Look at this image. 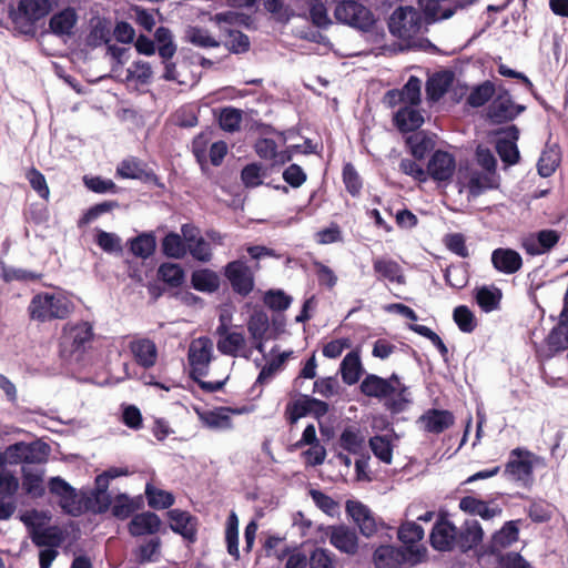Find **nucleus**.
I'll return each instance as SVG.
<instances>
[{"instance_id":"nucleus-1","label":"nucleus","mask_w":568,"mask_h":568,"mask_svg":"<svg viewBox=\"0 0 568 568\" xmlns=\"http://www.w3.org/2000/svg\"><path fill=\"white\" fill-rule=\"evenodd\" d=\"M359 392L368 398L383 402L384 407L393 414L403 412L409 402L407 399L408 387L396 373L387 378L376 374H366L359 384Z\"/></svg>"},{"instance_id":"nucleus-2","label":"nucleus","mask_w":568,"mask_h":568,"mask_svg":"<svg viewBox=\"0 0 568 568\" xmlns=\"http://www.w3.org/2000/svg\"><path fill=\"white\" fill-rule=\"evenodd\" d=\"M95 243L105 253H114L123 257L128 276L136 282L142 281V233L130 239L126 242V248H123L119 235L99 230L95 235Z\"/></svg>"},{"instance_id":"nucleus-3","label":"nucleus","mask_w":568,"mask_h":568,"mask_svg":"<svg viewBox=\"0 0 568 568\" xmlns=\"http://www.w3.org/2000/svg\"><path fill=\"white\" fill-rule=\"evenodd\" d=\"M94 339L93 326L89 322L68 323L60 336V356L68 363H81Z\"/></svg>"},{"instance_id":"nucleus-4","label":"nucleus","mask_w":568,"mask_h":568,"mask_svg":"<svg viewBox=\"0 0 568 568\" xmlns=\"http://www.w3.org/2000/svg\"><path fill=\"white\" fill-rule=\"evenodd\" d=\"M52 9V0H19L17 8L12 6L9 8L8 16L18 33L34 37L37 23Z\"/></svg>"},{"instance_id":"nucleus-5","label":"nucleus","mask_w":568,"mask_h":568,"mask_svg":"<svg viewBox=\"0 0 568 568\" xmlns=\"http://www.w3.org/2000/svg\"><path fill=\"white\" fill-rule=\"evenodd\" d=\"M73 308V303L63 294L43 292L32 297L28 311L32 320L44 323L64 320Z\"/></svg>"},{"instance_id":"nucleus-6","label":"nucleus","mask_w":568,"mask_h":568,"mask_svg":"<svg viewBox=\"0 0 568 568\" xmlns=\"http://www.w3.org/2000/svg\"><path fill=\"white\" fill-rule=\"evenodd\" d=\"M525 111L526 105L516 103L509 90L500 83L498 84V91L486 109V119L491 124H506L513 122Z\"/></svg>"},{"instance_id":"nucleus-7","label":"nucleus","mask_w":568,"mask_h":568,"mask_svg":"<svg viewBox=\"0 0 568 568\" xmlns=\"http://www.w3.org/2000/svg\"><path fill=\"white\" fill-rule=\"evenodd\" d=\"M213 359V343L211 338L201 336L191 342L187 351L190 377H204L209 374Z\"/></svg>"},{"instance_id":"nucleus-8","label":"nucleus","mask_w":568,"mask_h":568,"mask_svg":"<svg viewBox=\"0 0 568 568\" xmlns=\"http://www.w3.org/2000/svg\"><path fill=\"white\" fill-rule=\"evenodd\" d=\"M223 275L235 294L246 297L253 292L255 286L254 274L244 261L229 262L223 268Z\"/></svg>"},{"instance_id":"nucleus-9","label":"nucleus","mask_w":568,"mask_h":568,"mask_svg":"<svg viewBox=\"0 0 568 568\" xmlns=\"http://www.w3.org/2000/svg\"><path fill=\"white\" fill-rule=\"evenodd\" d=\"M532 453L525 448L517 447L509 453L508 462L505 465L504 475L515 481L527 485L532 480L534 464Z\"/></svg>"},{"instance_id":"nucleus-10","label":"nucleus","mask_w":568,"mask_h":568,"mask_svg":"<svg viewBox=\"0 0 568 568\" xmlns=\"http://www.w3.org/2000/svg\"><path fill=\"white\" fill-rule=\"evenodd\" d=\"M456 170L455 156L443 150H436L427 163V179L430 178L435 182L452 181Z\"/></svg>"},{"instance_id":"nucleus-11","label":"nucleus","mask_w":568,"mask_h":568,"mask_svg":"<svg viewBox=\"0 0 568 568\" xmlns=\"http://www.w3.org/2000/svg\"><path fill=\"white\" fill-rule=\"evenodd\" d=\"M560 232L552 229L540 230L529 234L521 241V247L530 256L550 252L560 241Z\"/></svg>"},{"instance_id":"nucleus-12","label":"nucleus","mask_w":568,"mask_h":568,"mask_svg":"<svg viewBox=\"0 0 568 568\" xmlns=\"http://www.w3.org/2000/svg\"><path fill=\"white\" fill-rule=\"evenodd\" d=\"M457 527L447 518L440 515L433 526L429 540L434 549L439 551H450L456 548Z\"/></svg>"},{"instance_id":"nucleus-13","label":"nucleus","mask_w":568,"mask_h":568,"mask_svg":"<svg viewBox=\"0 0 568 568\" xmlns=\"http://www.w3.org/2000/svg\"><path fill=\"white\" fill-rule=\"evenodd\" d=\"M248 412L246 407L233 408L227 406L216 407L211 410H196L202 424L210 429H232L233 422L230 414L240 415Z\"/></svg>"},{"instance_id":"nucleus-14","label":"nucleus","mask_w":568,"mask_h":568,"mask_svg":"<svg viewBox=\"0 0 568 568\" xmlns=\"http://www.w3.org/2000/svg\"><path fill=\"white\" fill-rule=\"evenodd\" d=\"M329 544L338 551L354 556L358 551V537L354 528L334 525L327 528Z\"/></svg>"},{"instance_id":"nucleus-15","label":"nucleus","mask_w":568,"mask_h":568,"mask_svg":"<svg viewBox=\"0 0 568 568\" xmlns=\"http://www.w3.org/2000/svg\"><path fill=\"white\" fill-rule=\"evenodd\" d=\"M170 520V529L182 536L189 542L196 540L199 520L186 510L179 508L170 509L166 513Z\"/></svg>"},{"instance_id":"nucleus-16","label":"nucleus","mask_w":568,"mask_h":568,"mask_svg":"<svg viewBox=\"0 0 568 568\" xmlns=\"http://www.w3.org/2000/svg\"><path fill=\"white\" fill-rule=\"evenodd\" d=\"M476 0H419L426 17L438 20L449 19L458 8L473 4Z\"/></svg>"},{"instance_id":"nucleus-17","label":"nucleus","mask_w":568,"mask_h":568,"mask_svg":"<svg viewBox=\"0 0 568 568\" xmlns=\"http://www.w3.org/2000/svg\"><path fill=\"white\" fill-rule=\"evenodd\" d=\"M418 424L426 433L442 434L455 423V416L450 410L429 408L419 416Z\"/></svg>"},{"instance_id":"nucleus-18","label":"nucleus","mask_w":568,"mask_h":568,"mask_svg":"<svg viewBox=\"0 0 568 568\" xmlns=\"http://www.w3.org/2000/svg\"><path fill=\"white\" fill-rule=\"evenodd\" d=\"M346 511L358 526L365 537H371L377 531V521L367 506L361 501L348 500Z\"/></svg>"},{"instance_id":"nucleus-19","label":"nucleus","mask_w":568,"mask_h":568,"mask_svg":"<svg viewBox=\"0 0 568 568\" xmlns=\"http://www.w3.org/2000/svg\"><path fill=\"white\" fill-rule=\"evenodd\" d=\"M78 13L74 8L67 7L53 13L49 20V32L55 37H70L78 23Z\"/></svg>"},{"instance_id":"nucleus-20","label":"nucleus","mask_w":568,"mask_h":568,"mask_svg":"<svg viewBox=\"0 0 568 568\" xmlns=\"http://www.w3.org/2000/svg\"><path fill=\"white\" fill-rule=\"evenodd\" d=\"M491 264L498 272L510 275L523 267V257L513 248L498 247L491 253Z\"/></svg>"},{"instance_id":"nucleus-21","label":"nucleus","mask_w":568,"mask_h":568,"mask_svg":"<svg viewBox=\"0 0 568 568\" xmlns=\"http://www.w3.org/2000/svg\"><path fill=\"white\" fill-rule=\"evenodd\" d=\"M484 531L477 520H466L460 529H456V548L467 552L483 540Z\"/></svg>"},{"instance_id":"nucleus-22","label":"nucleus","mask_w":568,"mask_h":568,"mask_svg":"<svg viewBox=\"0 0 568 568\" xmlns=\"http://www.w3.org/2000/svg\"><path fill=\"white\" fill-rule=\"evenodd\" d=\"M454 82V73L450 70L435 72L426 81V97L430 102H438L449 90Z\"/></svg>"},{"instance_id":"nucleus-23","label":"nucleus","mask_w":568,"mask_h":568,"mask_svg":"<svg viewBox=\"0 0 568 568\" xmlns=\"http://www.w3.org/2000/svg\"><path fill=\"white\" fill-rule=\"evenodd\" d=\"M373 271L378 281H389L396 284H405V275L402 266L393 258L377 257L373 260Z\"/></svg>"},{"instance_id":"nucleus-24","label":"nucleus","mask_w":568,"mask_h":568,"mask_svg":"<svg viewBox=\"0 0 568 568\" xmlns=\"http://www.w3.org/2000/svg\"><path fill=\"white\" fill-rule=\"evenodd\" d=\"M376 568H399L406 561V552L398 547L382 545L373 556Z\"/></svg>"},{"instance_id":"nucleus-25","label":"nucleus","mask_w":568,"mask_h":568,"mask_svg":"<svg viewBox=\"0 0 568 568\" xmlns=\"http://www.w3.org/2000/svg\"><path fill=\"white\" fill-rule=\"evenodd\" d=\"M230 54H245L251 50V40L247 34L237 29H226L219 40Z\"/></svg>"},{"instance_id":"nucleus-26","label":"nucleus","mask_w":568,"mask_h":568,"mask_svg":"<svg viewBox=\"0 0 568 568\" xmlns=\"http://www.w3.org/2000/svg\"><path fill=\"white\" fill-rule=\"evenodd\" d=\"M459 509L473 516H479L484 520H489L501 514V508L490 507L485 500L478 499L473 496H465L459 500Z\"/></svg>"},{"instance_id":"nucleus-27","label":"nucleus","mask_w":568,"mask_h":568,"mask_svg":"<svg viewBox=\"0 0 568 568\" xmlns=\"http://www.w3.org/2000/svg\"><path fill=\"white\" fill-rule=\"evenodd\" d=\"M414 106L415 105L402 106L394 115V123L402 133L414 132L424 123L420 111Z\"/></svg>"},{"instance_id":"nucleus-28","label":"nucleus","mask_w":568,"mask_h":568,"mask_svg":"<svg viewBox=\"0 0 568 568\" xmlns=\"http://www.w3.org/2000/svg\"><path fill=\"white\" fill-rule=\"evenodd\" d=\"M338 445L353 455H362L365 450V436L356 426H346L339 435Z\"/></svg>"},{"instance_id":"nucleus-29","label":"nucleus","mask_w":568,"mask_h":568,"mask_svg":"<svg viewBox=\"0 0 568 568\" xmlns=\"http://www.w3.org/2000/svg\"><path fill=\"white\" fill-rule=\"evenodd\" d=\"M182 234L187 245L186 251L190 252L194 260L203 263L211 261L212 250L210 243L201 236L189 235L187 226H182Z\"/></svg>"},{"instance_id":"nucleus-30","label":"nucleus","mask_w":568,"mask_h":568,"mask_svg":"<svg viewBox=\"0 0 568 568\" xmlns=\"http://www.w3.org/2000/svg\"><path fill=\"white\" fill-rule=\"evenodd\" d=\"M339 371L342 379L346 385L351 386L356 384L359 381L363 373V366L359 354L355 351L346 354V356L343 358L341 363Z\"/></svg>"},{"instance_id":"nucleus-31","label":"nucleus","mask_w":568,"mask_h":568,"mask_svg":"<svg viewBox=\"0 0 568 568\" xmlns=\"http://www.w3.org/2000/svg\"><path fill=\"white\" fill-rule=\"evenodd\" d=\"M158 278L163 282L169 288H181L185 283L184 270L175 263H162L156 273Z\"/></svg>"},{"instance_id":"nucleus-32","label":"nucleus","mask_w":568,"mask_h":568,"mask_svg":"<svg viewBox=\"0 0 568 568\" xmlns=\"http://www.w3.org/2000/svg\"><path fill=\"white\" fill-rule=\"evenodd\" d=\"M497 91L498 84L486 80L471 89L466 99V103L471 108L484 106L487 102H491Z\"/></svg>"},{"instance_id":"nucleus-33","label":"nucleus","mask_w":568,"mask_h":568,"mask_svg":"<svg viewBox=\"0 0 568 568\" xmlns=\"http://www.w3.org/2000/svg\"><path fill=\"white\" fill-rule=\"evenodd\" d=\"M22 488L26 494L33 498H40L44 495L43 471L22 467Z\"/></svg>"},{"instance_id":"nucleus-34","label":"nucleus","mask_w":568,"mask_h":568,"mask_svg":"<svg viewBox=\"0 0 568 568\" xmlns=\"http://www.w3.org/2000/svg\"><path fill=\"white\" fill-rule=\"evenodd\" d=\"M307 18L318 29H327L333 22L327 13L326 0H303Z\"/></svg>"},{"instance_id":"nucleus-35","label":"nucleus","mask_w":568,"mask_h":568,"mask_svg":"<svg viewBox=\"0 0 568 568\" xmlns=\"http://www.w3.org/2000/svg\"><path fill=\"white\" fill-rule=\"evenodd\" d=\"M144 497L150 508L155 510L169 509L175 503V497L172 493L156 488L150 483L144 487Z\"/></svg>"},{"instance_id":"nucleus-36","label":"nucleus","mask_w":568,"mask_h":568,"mask_svg":"<svg viewBox=\"0 0 568 568\" xmlns=\"http://www.w3.org/2000/svg\"><path fill=\"white\" fill-rule=\"evenodd\" d=\"M191 284L199 292L213 293L220 287V278L214 271L203 268L192 273Z\"/></svg>"},{"instance_id":"nucleus-37","label":"nucleus","mask_w":568,"mask_h":568,"mask_svg":"<svg viewBox=\"0 0 568 568\" xmlns=\"http://www.w3.org/2000/svg\"><path fill=\"white\" fill-rule=\"evenodd\" d=\"M32 542L38 547L57 548L63 541L61 530L55 526L34 529L31 535Z\"/></svg>"},{"instance_id":"nucleus-38","label":"nucleus","mask_w":568,"mask_h":568,"mask_svg":"<svg viewBox=\"0 0 568 568\" xmlns=\"http://www.w3.org/2000/svg\"><path fill=\"white\" fill-rule=\"evenodd\" d=\"M310 395H300L285 406L284 417L288 425L294 426L301 418L311 415Z\"/></svg>"},{"instance_id":"nucleus-39","label":"nucleus","mask_w":568,"mask_h":568,"mask_svg":"<svg viewBox=\"0 0 568 568\" xmlns=\"http://www.w3.org/2000/svg\"><path fill=\"white\" fill-rule=\"evenodd\" d=\"M519 528L517 521H506L500 530L494 534L491 540V550L506 548L518 540Z\"/></svg>"},{"instance_id":"nucleus-40","label":"nucleus","mask_w":568,"mask_h":568,"mask_svg":"<svg viewBox=\"0 0 568 568\" xmlns=\"http://www.w3.org/2000/svg\"><path fill=\"white\" fill-rule=\"evenodd\" d=\"M501 300L499 288H489L488 286L477 287L475 291V301L481 311L489 313L497 310Z\"/></svg>"},{"instance_id":"nucleus-41","label":"nucleus","mask_w":568,"mask_h":568,"mask_svg":"<svg viewBox=\"0 0 568 568\" xmlns=\"http://www.w3.org/2000/svg\"><path fill=\"white\" fill-rule=\"evenodd\" d=\"M406 144L408 145L412 155L417 161L424 160L434 148V141L424 132L409 135L406 139Z\"/></svg>"},{"instance_id":"nucleus-42","label":"nucleus","mask_w":568,"mask_h":568,"mask_svg":"<svg viewBox=\"0 0 568 568\" xmlns=\"http://www.w3.org/2000/svg\"><path fill=\"white\" fill-rule=\"evenodd\" d=\"M225 542L229 555L235 560L240 559L239 518L234 511H231L226 519Z\"/></svg>"},{"instance_id":"nucleus-43","label":"nucleus","mask_w":568,"mask_h":568,"mask_svg":"<svg viewBox=\"0 0 568 568\" xmlns=\"http://www.w3.org/2000/svg\"><path fill=\"white\" fill-rule=\"evenodd\" d=\"M561 156L558 149L549 148L542 151L537 163L538 174L542 178L551 176L559 166Z\"/></svg>"},{"instance_id":"nucleus-44","label":"nucleus","mask_w":568,"mask_h":568,"mask_svg":"<svg viewBox=\"0 0 568 568\" xmlns=\"http://www.w3.org/2000/svg\"><path fill=\"white\" fill-rule=\"evenodd\" d=\"M23 464L45 463L50 453V446L41 440L24 443Z\"/></svg>"},{"instance_id":"nucleus-45","label":"nucleus","mask_w":568,"mask_h":568,"mask_svg":"<svg viewBox=\"0 0 568 568\" xmlns=\"http://www.w3.org/2000/svg\"><path fill=\"white\" fill-rule=\"evenodd\" d=\"M245 346V337L241 332H232L224 336V338H219L216 347L217 351L227 356H237L239 351L244 348Z\"/></svg>"},{"instance_id":"nucleus-46","label":"nucleus","mask_w":568,"mask_h":568,"mask_svg":"<svg viewBox=\"0 0 568 568\" xmlns=\"http://www.w3.org/2000/svg\"><path fill=\"white\" fill-rule=\"evenodd\" d=\"M494 175L488 172H473L467 183L470 195L478 196L486 190L494 189L496 186Z\"/></svg>"},{"instance_id":"nucleus-47","label":"nucleus","mask_w":568,"mask_h":568,"mask_svg":"<svg viewBox=\"0 0 568 568\" xmlns=\"http://www.w3.org/2000/svg\"><path fill=\"white\" fill-rule=\"evenodd\" d=\"M186 243L176 233H169L162 240V252L172 258H182L186 253Z\"/></svg>"},{"instance_id":"nucleus-48","label":"nucleus","mask_w":568,"mask_h":568,"mask_svg":"<svg viewBox=\"0 0 568 568\" xmlns=\"http://www.w3.org/2000/svg\"><path fill=\"white\" fill-rule=\"evenodd\" d=\"M154 38L160 57L164 61L170 60L176 51V47L172 41L171 31L165 27H160L156 29Z\"/></svg>"},{"instance_id":"nucleus-49","label":"nucleus","mask_w":568,"mask_h":568,"mask_svg":"<svg viewBox=\"0 0 568 568\" xmlns=\"http://www.w3.org/2000/svg\"><path fill=\"white\" fill-rule=\"evenodd\" d=\"M547 344L554 352H560L568 348V321L561 320L555 326L547 337Z\"/></svg>"},{"instance_id":"nucleus-50","label":"nucleus","mask_w":568,"mask_h":568,"mask_svg":"<svg viewBox=\"0 0 568 568\" xmlns=\"http://www.w3.org/2000/svg\"><path fill=\"white\" fill-rule=\"evenodd\" d=\"M343 183L346 191L353 196H359L363 189V180L356 171L355 166L347 162L343 166L342 171Z\"/></svg>"},{"instance_id":"nucleus-51","label":"nucleus","mask_w":568,"mask_h":568,"mask_svg":"<svg viewBox=\"0 0 568 568\" xmlns=\"http://www.w3.org/2000/svg\"><path fill=\"white\" fill-rule=\"evenodd\" d=\"M185 39L200 48H217L219 40L213 38L206 29L200 27H189L185 32Z\"/></svg>"},{"instance_id":"nucleus-52","label":"nucleus","mask_w":568,"mask_h":568,"mask_svg":"<svg viewBox=\"0 0 568 568\" xmlns=\"http://www.w3.org/2000/svg\"><path fill=\"white\" fill-rule=\"evenodd\" d=\"M119 203L116 201H103L101 203H97L90 206L79 219L78 226H85L93 221H95L101 215L111 212L113 209L118 207Z\"/></svg>"},{"instance_id":"nucleus-53","label":"nucleus","mask_w":568,"mask_h":568,"mask_svg":"<svg viewBox=\"0 0 568 568\" xmlns=\"http://www.w3.org/2000/svg\"><path fill=\"white\" fill-rule=\"evenodd\" d=\"M89 505H85L87 509H91L94 513L103 514L105 513L111 504L112 496L108 491V487H94L92 491V497L88 499Z\"/></svg>"},{"instance_id":"nucleus-54","label":"nucleus","mask_w":568,"mask_h":568,"mask_svg":"<svg viewBox=\"0 0 568 568\" xmlns=\"http://www.w3.org/2000/svg\"><path fill=\"white\" fill-rule=\"evenodd\" d=\"M453 318L463 333H473L477 327V320L474 313L466 305L455 307Z\"/></svg>"},{"instance_id":"nucleus-55","label":"nucleus","mask_w":568,"mask_h":568,"mask_svg":"<svg viewBox=\"0 0 568 568\" xmlns=\"http://www.w3.org/2000/svg\"><path fill=\"white\" fill-rule=\"evenodd\" d=\"M242 119V111L240 109L227 106L221 110L219 124L223 131L232 133L241 129Z\"/></svg>"},{"instance_id":"nucleus-56","label":"nucleus","mask_w":568,"mask_h":568,"mask_svg":"<svg viewBox=\"0 0 568 568\" xmlns=\"http://www.w3.org/2000/svg\"><path fill=\"white\" fill-rule=\"evenodd\" d=\"M140 500H142V495L136 496L135 501L130 499L125 494L119 495L112 507L113 516L119 519L129 518L138 508Z\"/></svg>"},{"instance_id":"nucleus-57","label":"nucleus","mask_w":568,"mask_h":568,"mask_svg":"<svg viewBox=\"0 0 568 568\" xmlns=\"http://www.w3.org/2000/svg\"><path fill=\"white\" fill-rule=\"evenodd\" d=\"M292 301L293 298L282 290H268L263 297L265 306L275 312L287 310Z\"/></svg>"},{"instance_id":"nucleus-58","label":"nucleus","mask_w":568,"mask_h":568,"mask_svg":"<svg viewBox=\"0 0 568 568\" xmlns=\"http://www.w3.org/2000/svg\"><path fill=\"white\" fill-rule=\"evenodd\" d=\"M373 454L383 463L390 464L393 459V446L386 436L376 435L369 439Z\"/></svg>"},{"instance_id":"nucleus-59","label":"nucleus","mask_w":568,"mask_h":568,"mask_svg":"<svg viewBox=\"0 0 568 568\" xmlns=\"http://www.w3.org/2000/svg\"><path fill=\"white\" fill-rule=\"evenodd\" d=\"M268 326V317L264 312L252 314L247 322V331L254 341H263Z\"/></svg>"},{"instance_id":"nucleus-60","label":"nucleus","mask_w":568,"mask_h":568,"mask_svg":"<svg viewBox=\"0 0 568 568\" xmlns=\"http://www.w3.org/2000/svg\"><path fill=\"white\" fill-rule=\"evenodd\" d=\"M422 81L416 75H410L404 87L400 89L398 97H403L405 103L409 105H419L420 103Z\"/></svg>"},{"instance_id":"nucleus-61","label":"nucleus","mask_w":568,"mask_h":568,"mask_svg":"<svg viewBox=\"0 0 568 568\" xmlns=\"http://www.w3.org/2000/svg\"><path fill=\"white\" fill-rule=\"evenodd\" d=\"M397 535L403 544L410 547L423 539L424 529L415 521H407L399 527Z\"/></svg>"},{"instance_id":"nucleus-62","label":"nucleus","mask_w":568,"mask_h":568,"mask_svg":"<svg viewBox=\"0 0 568 568\" xmlns=\"http://www.w3.org/2000/svg\"><path fill=\"white\" fill-rule=\"evenodd\" d=\"M496 151L501 161L507 165H515L519 162V150L511 140H498L496 142Z\"/></svg>"},{"instance_id":"nucleus-63","label":"nucleus","mask_w":568,"mask_h":568,"mask_svg":"<svg viewBox=\"0 0 568 568\" xmlns=\"http://www.w3.org/2000/svg\"><path fill=\"white\" fill-rule=\"evenodd\" d=\"M110 41L111 30L108 22L105 20H98L88 36V43L93 47H99L103 43L108 44Z\"/></svg>"},{"instance_id":"nucleus-64","label":"nucleus","mask_w":568,"mask_h":568,"mask_svg":"<svg viewBox=\"0 0 568 568\" xmlns=\"http://www.w3.org/2000/svg\"><path fill=\"white\" fill-rule=\"evenodd\" d=\"M335 555L326 548H315L310 556L311 568H335Z\"/></svg>"}]
</instances>
